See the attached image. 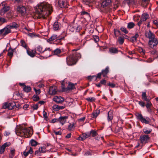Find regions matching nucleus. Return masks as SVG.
<instances>
[{"mask_svg": "<svg viewBox=\"0 0 158 158\" xmlns=\"http://www.w3.org/2000/svg\"><path fill=\"white\" fill-rule=\"evenodd\" d=\"M52 11L51 5L46 3H42L37 6L35 15L38 18H45L46 16L50 15Z\"/></svg>", "mask_w": 158, "mask_h": 158, "instance_id": "1", "label": "nucleus"}, {"mask_svg": "<svg viewBox=\"0 0 158 158\" xmlns=\"http://www.w3.org/2000/svg\"><path fill=\"white\" fill-rule=\"evenodd\" d=\"M15 132L17 135L26 138L30 137L33 133L32 129L31 127L27 128L23 125L17 127Z\"/></svg>", "mask_w": 158, "mask_h": 158, "instance_id": "2", "label": "nucleus"}, {"mask_svg": "<svg viewBox=\"0 0 158 158\" xmlns=\"http://www.w3.org/2000/svg\"><path fill=\"white\" fill-rule=\"evenodd\" d=\"M64 38L63 37H61L60 35L58 36L56 34H54L52 35L51 37L48 39L47 41L48 42L51 44L53 42H55V44H60L61 40Z\"/></svg>", "mask_w": 158, "mask_h": 158, "instance_id": "3", "label": "nucleus"}, {"mask_svg": "<svg viewBox=\"0 0 158 158\" xmlns=\"http://www.w3.org/2000/svg\"><path fill=\"white\" fill-rule=\"evenodd\" d=\"M77 53L70 55L66 58V62L68 65H72L75 64L77 61V58L76 56Z\"/></svg>", "mask_w": 158, "mask_h": 158, "instance_id": "4", "label": "nucleus"}, {"mask_svg": "<svg viewBox=\"0 0 158 158\" xmlns=\"http://www.w3.org/2000/svg\"><path fill=\"white\" fill-rule=\"evenodd\" d=\"M68 29L72 32H78L80 31L81 27L77 24H72L68 27Z\"/></svg>", "mask_w": 158, "mask_h": 158, "instance_id": "5", "label": "nucleus"}, {"mask_svg": "<svg viewBox=\"0 0 158 158\" xmlns=\"http://www.w3.org/2000/svg\"><path fill=\"white\" fill-rule=\"evenodd\" d=\"M137 118L139 119L142 123L148 124L149 122V119L146 117L147 119L144 118L141 114L137 113L135 114Z\"/></svg>", "mask_w": 158, "mask_h": 158, "instance_id": "6", "label": "nucleus"}, {"mask_svg": "<svg viewBox=\"0 0 158 158\" xmlns=\"http://www.w3.org/2000/svg\"><path fill=\"white\" fill-rule=\"evenodd\" d=\"M10 33V30L6 26L3 29L0 30V36L4 37Z\"/></svg>", "mask_w": 158, "mask_h": 158, "instance_id": "7", "label": "nucleus"}, {"mask_svg": "<svg viewBox=\"0 0 158 158\" xmlns=\"http://www.w3.org/2000/svg\"><path fill=\"white\" fill-rule=\"evenodd\" d=\"M7 26L8 29L10 30V32H14L15 29H17L19 26L16 23H13L7 25Z\"/></svg>", "mask_w": 158, "mask_h": 158, "instance_id": "8", "label": "nucleus"}, {"mask_svg": "<svg viewBox=\"0 0 158 158\" xmlns=\"http://www.w3.org/2000/svg\"><path fill=\"white\" fill-rule=\"evenodd\" d=\"M158 43V40L156 38L149 40L148 42L149 45L151 48H153L155 46H156Z\"/></svg>", "mask_w": 158, "mask_h": 158, "instance_id": "9", "label": "nucleus"}, {"mask_svg": "<svg viewBox=\"0 0 158 158\" xmlns=\"http://www.w3.org/2000/svg\"><path fill=\"white\" fill-rule=\"evenodd\" d=\"M1 4L3 6V8L1 10V14H4L5 13L9 10L10 9V7L6 5V3L5 2H2Z\"/></svg>", "mask_w": 158, "mask_h": 158, "instance_id": "10", "label": "nucleus"}, {"mask_svg": "<svg viewBox=\"0 0 158 158\" xmlns=\"http://www.w3.org/2000/svg\"><path fill=\"white\" fill-rule=\"evenodd\" d=\"M149 137L148 135H143L141 136L140 137V140L142 143H145L147 142V141L149 139Z\"/></svg>", "mask_w": 158, "mask_h": 158, "instance_id": "11", "label": "nucleus"}, {"mask_svg": "<svg viewBox=\"0 0 158 158\" xmlns=\"http://www.w3.org/2000/svg\"><path fill=\"white\" fill-rule=\"evenodd\" d=\"M145 36L146 37L149 38V40L155 38V35L150 30L145 32Z\"/></svg>", "mask_w": 158, "mask_h": 158, "instance_id": "12", "label": "nucleus"}, {"mask_svg": "<svg viewBox=\"0 0 158 158\" xmlns=\"http://www.w3.org/2000/svg\"><path fill=\"white\" fill-rule=\"evenodd\" d=\"M110 0H104L102 3L101 6L103 8L108 7L111 3Z\"/></svg>", "mask_w": 158, "mask_h": 158, "instance_id": "13", "label": "nucleus"}, {"mask_svg": "<svg viewBox=\"0 0 158 158\" xmlns=\"http://www.w3.org/2000/svg\"><path fill=\"white\" fill-rule=\"evenodd\" d=\"M53 100L57 103H61L64 101V99L61 96H56L53 98Z\"/></svg>", "mask_w": 158, "mask_h": 158, "instance_id": "14", "label": "nucleus"}, {"mask_svg": "<svg viewBox=\"0 0 158 158\" xmlns=\"http://www.w3.org/2000/svg\"><path fill=\"white\" fill-rule=\"evenodd\" d=\"M56 92L55 86H51L49 88L48 93L50 95H54L56 94Z\"/></svg>", "mask_w": 158, "mask_h": 158, "instance_id": "15", "label": "nucleus"}, {"mask_svg": "<svg viewBox=\"0 0 158 158\" xmlns=\"http://www.w3.org/2000/svg\"><path fill=\"white\" fill-rule=\"evenodd\" d=\"M90 136V134L89 133H83L78 138V139L81 140H83L86 138L89 137Z\"/></svg>", "mask_w": 158, "mask_h": 158, "instance_id": "16", "label": "nucleus"}, {"mask_svg": "<svg viewBox=\"0 0 158 158\" xmlns=\"http://www.w3.org/2000/svg\"><path fill=\"white\" fill-rule=\"evenodd\" d=\"M61 27V24L58 22H55L53 25V28L55 31L59 30Z\"/></svg>", "mask_w": 158, "mask_h": 158, "instance_id": "17", "label": "nucleus"}, {"mask_svg": "<svg viewBox=\"0 0 158 158\" xmlns=\"http://www.w3.org/2000/svg\"><path fill=\"white\" fill-rule=\"evenodd\" d=\"M58 3L59 6L61 8L65 7L67 5L66 0H59Z\"/></svg>", "mask_w": 158, "mask_h": 158, "instance_id": "18", "label": "nucleus"}, {"mask_svg": "<svg viewBox=\"0 0 158 158\" xmlns=\"http://www.w3.org/2000/svg\"><path fill=\"white\" fill-rule=\"evenodd\" d=\"M10 145V144L9 143H6L2 145L1 147L0 153L1 154L3 153L5 151L6 148L9 146Z\"/></svg>", "mask_w": 158, "mask_h": 158, "instance_id": "19", "label": "nucleus"}, {"mask_svg": "<svg viewBox=\"0 0 158 158\" xmlns=\"http://www.w3.org/2000/svg\"><path fill=\"white\" fill-rule=\"evenodd\" d=\"M68 118L67 116L60 117L58 118V120L62 125H63L66 122Z\"/></svg>", "mask_w": 158, "mask_h": 158, "instance_id": "20", "label": "nucleus"}, {"mask_svg": "<svg viewBox=\"0 0 158 158\" xmlns=\"http://www.w3.org/2000/svg\"><path fill=\"white\" fill-rule=\"evenodd\" d=\"M75 88V86L74 84L69 83L68 87L65 89L64 91L69 92V90L73 89Z\"/></svg>", "mask_w": 158, "mask_h": 158, "instance_id": "21", "label": "nucleus"}, {"mask_svg": "<svg viewBox=\"0 0 158 158\" xmlns=\"http://www.w3.org/2000/svg\"><path fill=\"white\" fill-rule=\"evenodd\" d=\"M54 110L58 111L60 110H62L65 108L64 106H59L57 105H54L52 107Z\"/></svg>", "mask_w": 158, "mask_h": 158, "instance_id": "22", "label": "nucleus"}, {"mask_svg": "<svg viewBox=\"0 0 158 158\" xmlns=\"http://www.w3.org/2000/svg\"><path fill=\"white\" fill-rule=\"evenodd\" d=\"M17 10L19 12L22 14H24L26 11L25 8L22 6H19L17 8Z\"/></svg>", "mask_w": 158, "mask_h": 158, "instance_id": "23", "label": "nucleus"}, {"mask_svg": "<svg viewBox=\"0 0 158 158\" xmlns=\"http://www.w3.org/2000/svg\"><path fill=\"white\" fill-rule=\"evenodd\" d=\"M27 54L31 57H34L35 56V54L36 53V51L35 50L28 51L27 49Z\"/></svg>", "mask_w": 158, "mask_h": 158, "instance_id": "24", "label": "nucleus"}, {"mask_svg": "<svg viewBox=\"0 0 158 158\" xmlns=\"http://www.w3.org/2000/svg\"><path fill=\"white\" fill-rule=\"evenodd\" d=\"M148 17V15L146 13H144L142 15L141 19L144 22L146 21Z\"/></svg>", "mask_w": 158, "mask_h": 158, "instance_id": "25", "label": "nucleus"}, {"mask_svg": "<svg viewBox=\"0 0 158 158\" xmlns=\"http://www.w3.org/2000/svg\"><path fill=\"white\" fill-rule=\"evenodd\" d=\"M139 37V35L136 34L135 35L131 38V40L132 42H135L137 41V38Z\"/></svg>", "mask_w": 158, "mask_h": 158, "instance_id": "26", "label": "nucleus"}, {"mask_svg": "<svg viewBox=\"0 0 158 158\" xmlns=\"http://www.w3.org/2000/svg\"><path fill=\"white\" fill-rule=\"evenodd\" d=\"M108 72L109 67H106L105 70H102V74L103 75V77H105Z\"/></svg>", "mask_w": 158, "mask_h": 158, "instance_id": "27", "label": "nucleus"}, {"mask_svg": "<svg viewBox=\"0 0 158 158\" xmlns=\"http://www.w3.org/2000/svg\"><path fill=\"white\" fill-rule=\"evenodd\" d=\"M113 119L112 112L110 111L108 113L107 120L108 121H111Z\"/></svg>", "mask_w": 158, "mask_h": 158, "instance_id": "28", "label": "nucleus"}, {"mask_svg": "<svg viewBox=\"0 0 158 158\" xmlns=\"http://www.w3.org/2000/svg\"><path fill=\"white\" fill-rule=\"evenodd\" d=\"M110 52L112 54H115L118 52V50L116 48H111L109 49Z\"/></svg>", "mask_w": 158, "mask_h": 158, "instance_id": "29", "label": "nucleus"}, {"mask_svg": "<svg viewBox=\"0 0 158 158\" xmlns=\"http://www.w3.org/2000/svg\"><path fill=\"white\" fill-rule=\"evenodd\" d=\"M23 88V90L27 93L29 92L31 90V88L29 86H25Z\"/></svg>", "mask_w": 158, "mask_h": 158, "instance_id": "30", "label": "nucleus"}, {"mask_svg": "<svg viewBox=\"0 0 158 158\" xmlns=\"http://www.w3.org/2000/svg\"><path fill=\"white\" fill-rule=\"evenodd\" d=\"M15 106V104L14 102L8 103V109L9 110H12L14 108V107Z\"/></svg>", "mask_w": 158, "mask_h": 158, "instance_id": "31", "label": "nucleus"}, {"mask_svg": "<svg viewBox=\"0 0 158 158\" xmlns=\"http://www.w3.org/2000/svg\"><path fill=\"white\" fill-rule=\"evenodd\" d=\"M135 26V24L133 22H131L128 23L127 27L128 29H131L133 28Z\"/></svg>", "mask_w": 158, "mask_h": 158, "instance_id": "32", "label": "nucleus"}, {"mask_svg": "<svg viewBox=\"0 0 158 158\" xmlns=\"http://www.w3.org/2000/svg\"><path fill=\"white\" fill-rule=\"evenodd\" d=\"M14 52V49H9L8 51V53L7 55L10 57H12L13 54V53Z\"/></svg>", "mask_w": 158, "mask_h": 158, "instance_id": "33", "label": "nucleus"}, {"mask_svg": "<svg viewBox=\"0 0 158 158\" xmlns=\"http://www.w3.org/2000/svg\"><path fill=\"white\" fill-rule=\"evenodd\" d=\"M33 153V151L31 148L27 152H23V155L25 157L27 156L29 154H32Z\"/></svg>", "mask_w": 158, "mask_h": 158, "instance_id": "34", "label": "nucleus"}, {"mask_svg": "<svg viewBox=\"0 0 158 158\" xmlns=\"http://www.w3.org/2000/svg\"><path fill=\"white\" fill-rule=\"evenodd\" d=\"M152 130L150 129H148L147 128H144L143 129V131L144 133L147 134H149Z\"/></svg>", "mask_w": 158, "mask_h": 158, "instance_id": "35", "label": "nucleus"}, {"mask_svg": "<svg viewBox=\"0 0 158 158\" xmlns=\"http://www.w3.org/2000/svg\"><path fill=\"white\" fill-rule=\"evenodd\" d=\"M36 51L40 53H42L44 52V50L43 51L42 47L40 46H38L36 47Z\"/></svg>", "mask_w": 158, "mask_h": 158, "instance_id": "36", "label": "nucleus"}, {"mask_svg": "<svg viewBox=\"0 0 158 158\" xmlns=\"http://www.w3.org/2000/svg\"><path fill=\"white\" fill-rule=\"evenodd\" d=\"M92 0H83V2L84 4L86 5H88L89 6H90V5H89L91 2H92Z\"/></svg>", "mask_w": 158, "mask_h": 158, "instance_id": "37", "label": "nucleus"}, {"mask_svg": "<svg viewBox=\"0 0 158 158\" xmlns=\"http://www.w3.org/2000/svg\"><path fill=\"white\" fill-rule=\"evenodd\" d=\"M142 98L143 100L146 101H148V99L146 97V92H143L142 94Z\"/></svg>", "mask_w": 158, "mask_h": 158, "instance_id": "38", "label": "nucleus"}, {"mask_svg": "<svg viewBox=\"0 0 158 158\" xmlns=\"http://www.w3.org/2000/svg\"><path fill=\"white\" fill-rule=\"evenodd\" d=\"M69 129L70 131L73 130L74 128V123H70L68 126Z\"/></svg>", "mask_w": 158, "mask_h": 158, "instance_id": "39", "label": "nucleus"}, {"mask_svg": "<svg viewBox=\"0 0 158 158\" xmlns=\"http://www.w3.org/2000/svg\"><path fill=\"white\" fill-rule=\"evenodd\" d=\"M99 114V110L96 111L95 112L93 113L92 115L93 118H96Z\"/></svg>", "mask_w": 158, "mask_h": 158, "instance_id": "40", "label": "nucleus"}, {"mask_svg": "<svg viewBox=\"0 0 158 158\" xmlns=\"http://www.w3.org/2000/svg\"><path fill=\"white\" fill-rule=\"evenodd\" d=\"M114 34L116 37H117L120 34V31L117 29H114Z\"/></svg>", "mask_w": 158, "mask_h": 158, "instance_id": "41", "label": "nucleus"}, {"mask_svg": "<svg viewBox=\"0 0 158 158\" xmlns=\"http://www.w3.org/2000/svg\"><path fill=\"white\" fill-rule=\"evenodd\" d=\"M30 143L31 144V145L32 146H35L37 145V142L35 140L33 139L31 140Z\"/></svg>", "mask_w": 158, "mask_h": 158, "instance_id": "42", "label": "nucleus"}, {"mask_svg": "<svg viewBox=\"0 0 158 158\" xmlns=\"http://www.w3.org/2000/svg\"><path fill=\"white\" fill-rule=\"evenodd\" d=\"M32 98L33 100L35 101H37L40 99V98L39 96L36 95H33L32 97Z\"/></svg>", "mask_w": 158, "mask_h": 158, "instance_id": "43", "label": "nucleus"}, {"mask_svg": "<svg viewBox=\"0 0 158 158\" xmlns=\"http://www.w3.org/2000/svg\"><path fill=\"white\" fill-rule=\"evenodd\" d=\"M39 151H40L41 153H44L46 152V149L45 147H41L39 148Z\"/></svg>", "mask_w": 158, "mask_h": 158, "instance_id": "44", "label": "nucleus"}, {"mask_svg": "<svg viewBox=\"0 0 158 158\" xmlns=\"http://www.w3.org/2000/svg\"><path fill=\"white\" fill-rule=\"evenodd\" d=\"M90 135H92V136L94 137L96 136L97 135V133L96 131L91 130L90 131V133H89Z\"/></svg>", "mask_w": 158, "mask_h": 158, "instance_id": "45", "label": "nucleus"}, {"mask_svg": "<svg viewBox=\"0 0 158 158\" xmlns=\"http://www.w3.org/2000/svg\"><path fill=\"white\" fill-rule=\"evenodd\" d=\"M20 43H21V45L23 47L26 48H27V44L23 40H21L20 41Z\"/></svg>", "mask_w": 158, "mask_h": 158, "instance_id": "46", "label": "nucleus"}, {"mask_svg": "<svg viewBox=\"0 0 158 158\" xmlns=\"http://www.w3.org/2000/svg\"><path fill=\"white\" fill-rule=\"evenodd\" d=\"M61 50L59 49H56L54 51L55 55H57L61 52Z\"/></svg>", "mask_w": 158, "mask_h": 158, "instance_id": "47", "label": "nucleus"}, {"mask_svg": "<svg viewBox=\"0 0 158 158\" xmlns=\"http://www.w3.org/2000/svg\"><path fill=\"white\" fill-rule=\"evenodd\" d=\"M121 30L125 34H127L128 32V31L127 30L126 28L124 27H121L120 28Z\"/></svg>", "mask_w": 158, "mask_h": 158, "instance_id": "48", "label": "nucleus"}, {"mask_svg": "<svg viewBox=\"0 0 158 158\" xmlns=\"http://www.w3.org/2000/svg\"><path fill=\"white\" fill-rule=\"evenodd\" d=\"M124 38L122 37H120L118 39V42L121 44H122L124 42Z\"/></svg>", "mask_w": 158, "mask_h": 158, "instance_id": "49", "label": "nucleus"}, {"mask_svg": "<svg viewBox=\"0 0 158 158\" xmlns=\"http://www.w3.org/2000/svg\"><path fill=\"white\" fill-rule=\"evenodd\" d=\"M43 115L44 119H45L46 120H48V118L47 116V113L44 111H43Z\"/></svg>", "mask_w": 158, "mask_h": 158, "instance_id": "50", "label": "nucleus"}, {"mask_svg": "<svg viewBox=\"0 0 158 158\" xmlns=\"http://www.w3.org/2000/svg\"><path fill=\"white\" fill-rule=\"evenodd\" d=\"M15 152V150H12L11 151L9 155V157L10 158H12L14 156V154Z\"/></svg>", "mask_w": 158, "mask_h": 158, "instance_id": "51", "label": "nucleus"}, {"mask_svg": "<svg viewBox=\"0 0 158 158\" xmlns=\"http://www.w3.org/2000/svg\"><path fill=\"white\" fill-rule=\"evenodd\" d=\"M147 103L146 105V107L147 109H148L152 105V104L151 102H150L148 100V101H147Z\"/></svg>", "mask_w": 158, "mask_h": 158, "instance_id": "52", "label": "nucleus"}, {"mask_svg": "<svg viewBox=\"0 0 158 158\" xmlns=\"http://www.w3.org/2000/svg\"><path fill=\"white\" fill-rule=\"evenodd\" d=\"M153 24L155 25L157 28H158V20H155L152 22Z\"/></svg>", "mask_w": 158, "mask_h": 158, "instance_id": "53", "label": "nucleus"}, {"mask_svg": "<svg viewBox=\"0 0 158 158\" xmlns=\"http://www.w3.org/2000/svg\"><path fill=\"white\" fill-rule=\"evenodd\" d=\"M5 19L4 18H0V25L2 24V23L5 22Z\"/></svg>", "mask_w": 158, "mask_h": 158, "instance_id": "54", "label": "nucleus"}, {"mask_svg": "<svg viewBox=\"0 0 158 158\" xmlns=\"http://www.w3.org/2000/svg\"><path fill=\"white\" fill-rule=\"evenodd\" d=\"M93 38L94 39V41L97 42H98L99 40V38L98 36L97 35H94L93 36Z\"/></svg>", "mask_w": 158, "mask_h": 158, "instance_id": "55", "label": "nucleus"}, {"mask_svg": "<svg viewBox=\"0 0 158 158\" xmlns=\"http://www.w3.org/2000/svg\"><path fill=\"white\" fill-rule=\"evenodd\" d=\"M86 99L89 102H93L95 100V98L93 97L88 98Z\"/></svg>", "mask_w": 158, "mask_h": 158, "instance_id": "56", "label": "nucleus"}, {"mask_svg": "<svg viewBox=\"0 0 158 158\" xmlns=\"http://www.w3.org/2000/svg\"><path fill=\"white\" fill-rule=\"evenodd\" d=\"M8 103H5L3 105V108H8Z\"/></svg>", "mask_w": 158, "mask_h": 158, "instance_id": "57", "label": "nucleus"}, {"mask_svg": "<svg viewBox=\"0 0 158 158\" xmlns=\"http://www.w3.org/2000/svg\"><path fill=\"white\" fill-rule=\"evenodd\" d=\"M10 134V131H6L4 132V135L5 136H7L9 135Z\"/></svg>", "mask_w": 158, "mask_h": 158, "instance_id": "58", "label": "nucleus"}, {"mask_svg": "<svg viewBox=\"0 0 158 158\" xmlns=\"http://www.w3.org/2000/svg\"><path fill=\"white\" fill-rule=\"evenodd\" d=\"M35 154L38 156H40L41 155V152L40 151H39V149L35 152Z\"/></svg>", "mask_w": 158, "mask_h": 158, "instance_id": "59", "label": "nucleus"}, {"mask_svg": "<svg viewBox=\"0 0 158 158\" xmlns=\"http://www.w3.org/2000/svg\"><path fill=\"white\" fill-rule=\"evenodd\" d=\"M34 90L35 91L36 94H39L40 92V89H38V90L36 89L35 88H34Z\"/></svg>", "mask_w": 158, "mask_h": 158, "instance_id": "60", "label": "nucleus"}, {"mask_svg": "<svg viewBox=\"0 0 158 158\" xmlns=\"http://www.w3.org/2000/svg\"><path fill=\"white\" fill-rule=\"evenodd\" d=\"M54 133L56 135H61V131H54Z\"/></svg>", "mask_w": 158, "mask_h": 158, "instance_id": "61", "label": "nucleus"}, {"mask_svg": "<svg viewBox=\"0 0 158 158\" xmlns=\"http://www.w3.org/2000/svg\"><path fill=\"white\" fill-rule=\"evenodd\" d=\"M92 154V152L91 151H88L85 153V155L86 156L91 155Z\"/></svg>", "mask_w": 158, "mask_h": 158, "instance_id": "62", "label": "nucleus"}, {"mask_svg": "<svg viewBox=\"0 0 158 158\" xmlns=\"http://www.w3.org/2000/svg\"><path fill=\"white\" fill-rule=\"evenodd\" d=\"M139 104L142 107H144L145 105L144 103L143 102H139Z\"/></svg>", "mask_w": 158, "mask_h": 158, "instance_id": "63", "label": "nucleus"}, {"mask_svg": "<svg viewBox=\"0 0 158 158\" xmlns=\"http://www.w3.org/2000/svg\"><path fill=\"white\" fill-rule=\"evenodd\" d=\"M81 14L82 15H89L88 12L85 11H82L81 12Z\"/></svg>", "mask_w": 158, "mask_h": 158, "instance_id": "64", "label": "nucleus"}]
</instances>
